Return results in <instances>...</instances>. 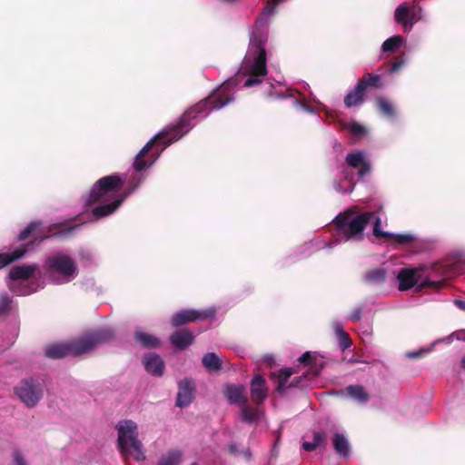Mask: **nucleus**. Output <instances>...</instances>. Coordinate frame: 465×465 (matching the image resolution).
I'll list each match as a JSON object with an SVG mask.
<instances>
[{"label": "nucleus", "mask_w": 465, "mask_h": 465, "mask_svg": "<svg viewBox=\"0 0 465 465\" xmlns=\"http://www.w3.org/2000/svg\"><path fill=\"white\" fill-rule=\"evenodd\" d=\"M182 460L183 451L178 449H172L161 456L156 465H180Z\"/></svg>", "instance_id": "obj_26"}, {"label": "nucleus", "mask_w": 465, "mask_h": 465, "mask_svg": "<svg viewBox=\"0 0 465 465\" xmlns=\"http://www.w3.org/2000/svg\"><path fill=\"white\" fill-rule=\"evenodd\" d=\"M387 272L382 268H373L364 274L365 282L371 284H380L386 281Z\"/></svg>", "instance_id": "obj_27"}, {"label": "nucleus", "mask_w": 465, "mask_h": 465, "mask_svg": "<svg viewBox=\"0 0 465 465\" xmlns=\"http://www.w3.org/2000/svg\"><path fill=\"white\" fill-rule=\"evenodd\" d=\"M192 465H198V464H196V463H193Z\"/></svg>", "instance_id": "obj_56"}, {"label": "nucleus", "mask_w": 465, "mask_h": 465, "mask_svg": "<svg viewBox=\"0 0 465 465\" xmlns=\"http://www.w3.org/2000/svg\"><path fill=\"white\" fill-rule=\"evenodd\" d=\"M312 441L317 447L325 448L327 446V435L324 431H314L312 433Z\"/></svg>", "instance_id": "obj_37"}, {"label": "nucleus", "mask_w": 465, "mask_h": 465, "mask_svg": "<svg viewBox=\"0 0 465 465\" xmlns=\"http://www.w3.org/2000/svg\"><path fill=\"white\" fill-rule=\"evenodd\" d=\"M134 339L144 348H156L160 345V340L157 337L143 331L140 328L135 330Z\"/></svg>", "instance_id": "obj_24"}, {"label": "nucleus", "mask_w": 465, "mask_h": 465, "mask_svg": "<svg viewBox=\"0 0 465 465\" xmlns=\"http://www.w3.org/2000/svg\"><path fill=\"white\" fill-rule=\"evenodd\" d=\"M376 217L375 212H360L358 206H351L336 215L332 223L337 233L346 241H361L368 223Z\"/></svg>", "instance_id": "obj_3"}, {"label": "nucleus", "mask_w": 465, "mask_h": 465, "mask_svg": "<svg viewBox=\"0 0 465 465\" xmlns=\"http://www.w3.org/2000/svg\"><path fill=\"white\" fill-rule=\"evenodd\" d=\"M229 452L230 454L232 455H236L238 453V448H237V445L235 443H231L229 445Z\"/></svg>", "instance_id": "obj_51"}, {"label": "nucleus", "mask_w": 465, "mask_h": 465, "mask_svg": "<svg viewBox=\"0 0 465 465\" xmlns=\"http://www.w3.org/2000/svg\"><path fill=\"white\" fill-rule=\"evenodd\" d=\"M394 18L405 30L411 29L418 20L414 6L411 7L407 3H402L396 8Z\"/></svg>", "instance_id": "obj_13"}, {"label": "nucleus", "mask_w": 465, "mask_h": 465, "mask_svg": "<svg viewBox=\"0 0 465 465\" xmlns=\"http://www.w3.org/2000/svg\"><path fill=\"white\" fill-rule=\"evenodd\" d=\"M333 448L337 454L348 459L350 456V443L344 434L336 432L331 439Z\"/></svg>", "instance_id": "obj_23"}, {"label": "nucleus", "mask_w": 465, "mask_h": 465, "mask_svg": "<svg viewBox=\"0 0 465 465\" xmlns=\"http://www.w3.org/2000/svg\"><path fill=\"white\" fill-rule=\"evenodd\" d=\"M346 163L354 169H358L359 176L362 177L371 171V164L365 160L362 152L350 153L346 156Z\"/></svg>", "instance_id": "obj_16"}, {"label": "nucleus", "mask_w": 465, "mask_h": 465, "mask_svg": "<svg viewBox=\"0 0 465 465\" xmlns=\"http://www.w3.org/2000/svg\"><path fill=\"white\" fill-rule=\"evenodd\" d=\"M302 448L306 451H313L318 447L313 441H304L302 443Z\"/></svg>", "instance_id": "obj_46"}, {"label": "nucleus", "mask_w": 465, "mask_h": 465, "mask_svg": "<svg viewBox=\"0 0 465 465\" xmlns=\"http://www.w3.org/2000/svg\"><path fill=\"white\" fill-rule=\"evenodd\" d=\"M350 132L354 136H361L365 134V128L358 123H352L350 126Z\"/></svg>", "instance_id": "obj_40"}, {"label": "nucleus", "mask_w": 465, "mask_h": 465, "mask_svg": "<svg viewBox=\"0 0 465 465\" xmlns=\"http://www.w3.org/2000/svg\"><path fill=\"white\" fill-rule=\"evenodd\" d=\"M302 448L306 451H313L318 447L313 441H304L302 443Z\"/></svg>", "instance_id": "obj_47"}, {"label": "nucleus", "mask_w": 465, "mask_h": 465, "mask_svg": "<svg viewBox=\"0 0 465 465\" xmlns=\"http://www.w3.org/2000/svg\"><path fill=\"white\" fill-rule=\"evenodd\" d=\"M144 368L147 372L154 376H162L164 371V362L156 353H148L143 359Z\"/></svg>", "instance_id": "obj_19"}, {"label": "nucleus", "mask_w": 465, "mask_h": 465, "mask_svg": "<svg viewBox=\"0 0 465 465\" xmlns=\"http://www.w3.org/2000/svg\"><path fill=\"white\" fill-rule=\"evenodd\" d=\"M8 265V262L5 257L4 253H0V269Z\"/></svg>", "instance_id": "obj_52"}, {"label": "nucleus", "mask_w": 465, "mask_h": 465, "mask_svg": "<svg viewBox=\"0 0 465 465\" xmlns=\"http://www.w3.org/2000/svg\"><path fill=\"white\" fill-rule=\"evenodd\" d=\"M295 373L292 368L280 369L277 372L271 373V379L276 385V391L279 394H284L288 389L299 388L302 389L308 386L309 371L303 373L301 376L294 377L292 381L289 382L290 377Z\"/></svg>", "instance_id": "obj_8"}, {"label": "nucleus", "mask_w": 465, "mask_h": 465, "mask_svg": "<svg viewBox=\"0 0 465 465\" xmlns=\"http://www.w3.org/2000/svg\"><path fill=\"white\" fill-rule=\"evenodd\" d=\"M373 235L378 239H383L387 242L392 241L397 245H408L415 242L416 237L411 233L394 234L381 230V219L376 217L373 222Z\"/></svg>", "instance_id": "obj_10"}, {"label": "nucleus", "mask_w": 465, "mask_h": 465, "mask_svg": "<svg viewBox=\"0 0 465 465\" xmlns=\"http://www.w3.org/2000/svg\"><path fill=\"white\" fill-rule=\"evenodd\" d=\"M119 450L124 455H130L135 460L145 459L143 444L138 440V428L131 420L121 421L117 426Z\"/></svg>", "instance_id": "obj_5"}, {"label": "nucleus", "mask_w": 465, "mask_h": 465, "mask_svg": "<svg viewBox=\"0 0 465 465\" xmlns=\"http://www.w3.org/2000/svg\"><path fill=\"white\" fill-rule=\"evenodd\" d=\"M461 366L465 370V356L461 360Z\"/></svg>", "instance_id": "obj_55"}, {"label": "nucleus", "mask_w": 465, "mask_h": 465, "mask_svg": "<svg viewBox=\"0 0 465 465\" xmlns=\"http://www.w3.org/2000/svg\"><path fill=\"white\" fill-rule=\"evenodd\" d=\"M366 90L362 87V84H361L359 82L349 92L345 97H344V104L347 108H351L353 106H357L361 104L365 96Z\"/></svg>", "instance_id": "obj_22"}, {"label": "nucleus", "mask_w": 465, "mask_h": 465, "mask_svg": "<svg viewBox=\"0 0 465 465\" xmlns=\"http://www.w3.org/2000/svg\"><path fill=\"white\" fill-rule=\"evenodd\" d=\"M282 0H267V5L264 8V13L271 15L273 13L276 5L281 3Z\"/></svg>", "instance_id": "obj_43"}, {"label": "nucleus", "mask_w": 465, "mask_h": 465, "mask_svg": "<svg viewBox=\"0 0 465 465\" xmlns=\"http://www.w3.org/2000/svg\"><path fill=\"white\" fill-rule=\"evenodd\" d=\"M378 108L381 113L388 117H392L395 114L392 104L384 98L378 99Z\"/></svg>", "instance_id": "obj_35"}, {"label": "nucleus", "mask_w": 465, "mask_h": 465, "mask_svg": "<svg viewBox=\"0 0 465 465\" xmlns=\"http://www.w3.org/2000/svg\"><path fill=\"white\" fill-rule=\"evenodd\" d=\"M359 83L362 84V87L365 90H367L368 87L381 88L382 86L381 76L379 74L370 73L364 74V75L359 80Z\"/></svg>", "instance_id": "obj_31"}, {"label": "nucleus", "mask_w": 465, "mask_h": 465, "mask_svg": "<svg viewBox=\"0 0 465 465\" xmlns=\"http://www.w3.org/2000/svg\"><path fill=\"white\" fill-rule=\"evenodd\" d=\"M241 407V418L243 422L252 423L259 420L262 414L259 409L251 407L247 403Z\"/></svg>", "instance_id": "obj_28"}, {"label": "nucleus", "mask_w": 465, "mask_h": 465, "mask_svg": "<svg viewBox=\"0 0 465 465\" xmlns=\"http://www.w3.org/2000/svg\"><path fill=\"white\" fill-rule=\"evenodd\" d=\"M124 180L115 173L98 179L93 185L85 204L91 206L99 202H108L117 198V193L123 188Z\"/></svg>", "instance_id": "obj_6"}, {"label": "nucleus", "mask_w": 465, "mask_h": 465, "mask_svg": "<svg viewBox=\"0 0 465 465\" xmlns=\"http://www.w3.org/2000/svg\"><path fill=\"white\" fill-rule=\"evenodd\" d=\"M40 225V223L36 222H31L18 235L19 241L26 240L33 232Z\"/></svg>", "instance_id": "obj_38"}, {"label": "nucleus", "mask_w": 465, "mask_h": 465, "mask_svg": "<svg viewBox=\"0 0 465 465\" xmlns=\"http://www.w3.org/2000/svg\"><path fill=\"white\" fill-rule=\"evenodd\" d=\"M44 269L45 274L55 283L69 282L78 274L75 261L62 252L48 256L45 261Z\"/></svg>", "instance_id": "obj_4"}, {"label": "nucleus", "mask_w": 465, "mask_h": 465, "mask_svg": "<svg viewBox=\"0 0 465 465\" xmlns=\"http://www.w3.org/2000/svg\"><path fill=\"white\" fill-rule=\"evenodd\" d=\"M123 193L121 196L117 198L108 201V202H101L102 203L94 207L92 210V214L96 218L100 219L105 216H108L114 213L117 208L123 203L124 198L130 193Z\"/></svg>", "instance_id": "obj_15"}, {"label": "nucleus", "mask_w": 465, "mask_h": 465, "mask_svg": "<svg viewBox=\"0 0 465 465\" xmlns=\"http://www.w3.org/2000/svg\"><path fill=\"white\" fill-rule=\"evenodd\" d=\"M251 398L256 404H262L268 396L267 382L261 374H256L251 381Z\"/></svg>", "instance_id": "obj_14"}, {"label": "nucleus", "mask_w": 465, "mask_h": 465, "mask_svg": "<svg viewBox=\"0 0 465 465\" xmlns=\"http://www.w3.org/2000/svg\"><path fill=\"white\" fill-rule=\"evenodd\" d=\"M195 393V383L192 379L185 378L178 383V392L176 397V406L180 408L190 405Z\"/></svg>", "instance_id": "obj_12"}, {"label": "nucleus", "mask_w": 465, "mask_h": 465, "mask_svg": "<svg viewBox=\"0 0 465 465\" xmlns=\"http://www.w3.org/2000/svg\"><path fill=\"white\" fill-rule=\"evenodd\" d=\"M347 394L357 400L361 403H365L370 400L369 394L361 385H349L346 388Z\"/></svg>", "instance_id": "obj_30"}, {"label": "nucleus", "mask_w": 465, "mask_h": 465, "mask_svg": "<svg viewBox=\"0 0 465 465\" xmlns=\"http://www.w3.org/2000/svg\"><path fill=\"white\" fill-rule=\"evenodd\" d=\"M37 264H23L13 266L8 273L12 281H26L30 279L37 271Z\"/></svg>", "instance_id": "obj_17"}, {"label": "nucleus", "mask_w": 465, "mask_h": 465, "mask_svg": "<svg viewBox=\"0 0 465 465\" xmlns=\"http://www.w3.org/2000/svg\"><path fill=\"white\" fill-rule=\"evenodd\" d=\"M194 341L193 334L187 329H183L174 331L170 336V342L177 350H184L188 346L192 345Z\"/></svg>", "instance_id": "obj_18"}, {"label": "nucleus", "mask_w": 465, "mask_h": 465, "mask_svg": "<svg viewBox=\"0 0 465 465\" xmlns=\"http://www.w3.org/2000/svg\"><path fill=\"white\" fill-rule=\"evenodd\" d=\"M453 335L457 340L465 341V330L457 331L453 333Z\"/></svg>", "instance_id": "obj_50"}, {"label": "nucleus", "mask_w": 465, "mask_h": 465, "mask_svg": "<svg viewBox=\"0 0 465 465\" xmlns=\"http://www.w3.org/2000/svg\"><path fill=\"white\" fill-rule=\"evenodd\" d=\"M404 64V60H400L392 63L390 67L391 73L397 72Z\"/></svg>", "instance_id": "obj_45"}, {"label": "nucleus", "mask_w": 465, "mask_h": 465, "mask_svg": "<svg viewBox=\"0 0 465 465\" xmlns=\"http://www.w3.org/2000/svg\"><path fill=\"white\" fill-rule=\"evenodd\" d=\"M315 358L311 354L310 351L304 352L299 359L298 361L305 366L311 367V371H309L313 377H317L320 373L321 369L322 368V364H321L320 368H317L316 363H313Z\"/></svg>", "instance_id": "obj_32"}, {"label": "nucleus", "mask_w": 465, "mask_h": 465, "mask_svg": "<svg viewBox=\"0 0 465 465\" xmlns=\"http://www.w3.org/2000/svg\"><path fill=\"white\" fill-rule=\"evenodd\" d=\"M249 52L250 54L254 52V60L249 70L252 72V74L266 75V50L262 42L254 41Z\"/></svg>", "instance_id": "obj_11"}, {"label": "nucleus", "mask_w": 465, "mask_h": 465, "mask_svg": "<svg viewBox=\"0 0 465 465\" xmlns=\"http://www.w3.org/2000/svg\"><path fill=\"white\" fill-rule=\"evenodd\" d=\"M232 101L233 94L230 85L223 84L208 97L186 110L176 124L167 126L147 142L134 159V170L141 172L155 162L167 146L181 139L193 128L191 122L199 114L219 110Z\"/></svg>", "instance_id": "obj_1"}, {"label": "nucleus", "mask_w": 465, "mask_h": 465, "mask_svg": "<svg viewBox=\"0 0 465 465\" xmlns=\"http://www.w3.org/2000/svg\"><path fill=\"white\" fill-rule=\"evenodd\" d=\"M38 289V283L36 282H30L27 286L20 292L22 295H29L33 292H35Z\"/></svg>", "instance_id": "obj_42"}, {"label": "nucleus", "mask_w": 465, "mask_h": 465, "mask_svg": "<svg viewBox=\"0 0 465 465\" xmlns=\"http://www.w3.org/2000/svg\"><path fill=\"white\" fill-rule=\"evenodd\" d=\"M361 312H362V308L361 307H356L354 308L350 315H349V319L353 322H358L361 321Z\"/></svg>", "instance_id": "obj_41"}, {"label": "nucleus", "mask_w": 465, "mask_h": 465, "mask_svg": "<svg viewBox=\"0 0 465 465\" xmlns=\"http://www.w3.org/2000/svg\"><path fill=\"white\" fill-rule=\"evenodd\" d=\"M15 465H26L25 460L20 452L15 454Z\"/></svg>", "instance_id": "obj_48"}, {"label": "nucleus", "mask_w": 465, "mask_h": 465, "mask_svg": "<svg viewBox=\"0 0 465 465\" xmlns=\"http://www.w3.org/2000/svg\"><path fill=\"white\" fill-rule=\"evenodd\" d=\"M337 337L339 341V345L341 349V351H345L351 345V340L350 338V335L344 331L341 328H338L336 330Z\"/></svg>", "instance_id": "obj_36"}, {"label": "nucleus", "mask_w": 465, "mask_h": 465, "mask_svg": "<svg viewBox=\"0 0 465 465\" xmlns=\"http://www.w3.org/2000/svg\"><path fill=\"white\" fill-rule=\"evenodd\" d=\"M439 284H440V282H431L430 280H425L424 282H422L420 284V288H422V287H435V286H437Z\"/></svg>", "instance_id": "obj_49"}, {"label": "nucleus", "mask_w": 465, "mask_h": 465, "mask_svg": "<svg viewBox=\"0 0 465 465\" xmlns=\"http://www.w3.org/2000/svg\"><path fill=\"white\" fill-rule=\"evenodd\" d=\"M456 304L460 307L464 309L465 308V302L462 301H456Z\"/></svg>", "instance_id": "obj_54"}, {"label": "nucleus", "mask_w": 465, "mask_h": 465, "mask_svg": "<svg viewBox=\"0 0 465 465\" xmlns=\"http://www.w3.org/2000/svg\"><path fill=\"white\" fill-rule=\"evenodd\" d=\"M15 393L28 408H34L44 396V386L33 377L22 380L15 387Z\"/></svg>", "instance_id": "obj_7"}, {"label": "nucleus", "mask_w": 465, "mask_h": 465, "mask_svg": "<svg viewBox=\"0 0 465 465\" xmlns=\"http://www.w3.org/2000/svg\"><path fill=\"white\" fill-rule=\"evenodd\" d=\"M224 394L230 404L244 405L248 402L242 385H227Z\"/></svg>", "instance_id": "obj_20"}, {"label": "nucleus", "mask_w": 465, "mask_h": 465, "mask_svg": "<svg viewBox=\"0 0 465 465\" xmlns=\"http://www.w3.org/2000/svg\"><path fill=\"white\" fill-rule=\"evenodd\" d=\"M14 301L7 293L0 294V316H7L13 309Z\"/></svg>", "instance_id": "obj_34"}, {"label": "nucleus", "mask_w": 465, "mask_h": 465, "mask_svg": "<svg viewBox=\"0 0 465 465\" xmlns=\"http://www.w3.org/2000/svg\"><path fill=\"white\" fill-rule=\"evenodd\" d=\"M397 279L401 291L410 290L418 283L417 271L413 269H401Z\"/></svg>", "instance_id": "obj_21"}, {"label": "nucleus", "mask_w": 465, "mask_h": 465, "mask_svg": "<svg viewBox=\"0 0 465 465\" xmlns=\"http://www.w3.org/2000/svg\"><path fill=\"white\" fill-rule=\"evenodd\" d=\"M262 75L260 74H252V72H251L249 70V76L248 78L244 81V84H243V86L244 87H252L255 84H258L261 83V77Z\"/></svg>", "instance_id": "obj_39"}, {"label": "nucleus", "mask_w": 465, "mask_h": 465, "mask_svg": "<svg viewBox=\"0 0 465 465\" xmlns=\"http://www.w3.org/2000/svg\"><path fill=\"white\" fill-rule=\"evenodd\" d=\"M422 354V351H414V352H410L408 354V356L411 359H417L419 357H420Z\"/></svg>", "instance_id": "obj_53"}, {"label": "nucleus", "mask_w": 465, "mask_h": 465, "mask_svg": "<svg viewBox=\"0 0 465 465\" xmlns=\"http://www.w3.org/2000/svg\"><path fill=\"white\" fill-rule=\"evenodd\" d=\"M202 363L208 371H217L222 368V361L213 352H208L203 355Z\"/></svg>", "instance_id": "obj_29"}, {"label": "nucleus", "mask_w": 465, "mask_h": 465, "mask_svg": "<svg viewBox=\"0 0 465 465\" xmlns=\"http://www.w3.org/2000/svg\"><path fill=\"white\" fill-rule=\"evenodd\" d=\"M79 224H76V225H72V226H68L66 227L65 229H61L60 231H58L57 232H54L52 234V236H63V235H67L69 233H71L76 227H78Z\"/></svg>", "instance_id": "obj_44"}, {"label": "nucleus", "mask_w": 465, "mask_h": 465, "mask_svg": "<svg viewBox=\"0 0 465 465\" xmlns=\"http://www.w3.org/2000/svg\"><path fill=\"white\" fill-rule=\"evenodd\" d=\"M215 310L213 308L205 310L186 309L173 314L171 324L173 327H180L189 322H196L213 317Z\"/></svg>", "instance_id": "obj_9"}, {"label": "nucleus", "mask_w": 465, "mask_h": 465, "mask_svg": "<svg viewBox=\"0 0 465 465\" xmlns=\"http://www.w3.org/2000/svg\"><path fill=\"white\" fill-rule=\"evenodd\" d=\"M114 339L112 328L104 327L85 332L68 343H54L45 348V355L50 359H61L68 355L79 356Z\"/></svg>", "instance_id": "obj_2"}, {"label": "nucleus", "mask_w": 465, "mask_h": 465, "mask_svg": "<svg viewBox=\"0 0 465 465\" xmlns=\"http://www.w3.org/2000/svg\"><path fill=\"white\" fill-rule=\"evenodd\" d=\"M404 42L401 35H393L385 40L381 45L382 51L385 53H393L399 49Z\"/></svg>", "instance_id": "obj_33"}, {"label": "nucleus", "mask_w": 465, "mask_h": 465, "mask_svg": "<svg viewBox=\"0 0 465 465\" xmlns=\"http://www.w3.org/2000/svg\"><path fill=\"white\" fill-rule=\"evenodd\" d=\"M47 238H49V235L42 236L39 239H35L33 242L15 249L11 253H7V252L4 253L5 259L8 262V265L15 261L20 260L22 257H24L25 254L27 252L28 248L31 247L36 241L38 242H41L46 240Z\"/></svg>", "instance_id": "obj_25"}]
</instances>
